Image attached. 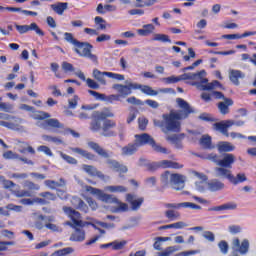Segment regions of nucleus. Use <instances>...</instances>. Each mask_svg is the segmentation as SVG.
<instances>
[{
  "label": "nucleus",
  "instance_id": "nucleus-48",
  "mask_svg": "<svg viewBox=\"0 0 256 256\" xmlns=\"http://www.w3.org/2000/svg\"><path fill=\"white\" fill-rule=\"evenodd\" d=\"M218 247L223 255H227L229 253V244L225 240H221L218 243Z\"/></svg>",
  "mask_w": 256,
  "mask_h": 256
},
{
  "label": "nucleus",
  "instance_id": "nucleus-15",
  "mask_svg": "<svg viewBox=\"0 0 256 256\" xmlns=\"http://www.w3.org/2000/svg\"><path fill=\"white\" fill-rule=\"evenodd\" d=\"M166 209H196L201 210V206L193 203V202H182V203H166L164 204Z\"/></svg>",
  "mask_w": 256,
  "mask_h": 256
},
{
  "label": "nucleus",
  "instance_id": "nucleus-61",
  "mask_svg": "<svg viewBox=\"0 0 256 256\" xmlns=\"http://www.w3.org/2000/svg\"><path fill=\"white\" fill-rule=\"evenodd\" d=\"M205 159L212 161V163H216V165L218 166H219V162L221 161V159H219V155L213 154V153L206 156Z\"/></svg>",
  "mask_w": 256,
  "mask_h": 256
},
{
  "label": "nucleus",
  "instance_id": "nucleus-42",
  "mask_svg": "<svg viewBox=\"0 0 256 256\" xmlns=\"http://www.w3.org/2000/svg\"><path fill=\"white\" fill-rule=\"evenodd\" d=\"M73 248L72 247H67L63 248L60 250L55 251L54 253L51 254V256H65V255H71L73 253Z\"/></svg>",
  "mask_w": 256,
  "mask_h": 256
},
{
  "label": "nucleus",
  "instance_id": "nucleus-59",
  "mask_svg": "<svg viewBox=\"0 0 256 256\" xmlns=\"http://www.w3.org/2000/svg\"><path fill=\"white\" fill-rule=\"evenodd\" d=\"M105 41H111V35L101 34L96 38L97 43H105Z\"/></svg>",
  "mask_w": 256,
  "mask_h": 256
},
{
  "label": "nucleus",
  "instance_id": "nucleus-4",
  "mask_svg": "<svg viewBox=\"0 0 256 256\" xmlns=\"http://www.w3.org/2000/svg\"><path fill=\"white\" fill-rule=\"evenodd\" d=\"M31 117L32 119L38 121L36 123L37 127H40V129H45L46 131H49V127H52L53 129H61V127H63L59 120L51 118V114L47 112L36 111L31 115Z\"/></svg>",
  "mask_w": 256,
  "mask_h": 256
},
{
  "label": "nucleus",
  "instance_id": "nucleus-33",
  "mask_svg": "<svg viewBox=\"0 0 256 256\" xmlns=\"http://www.w3.org/2000/svg\"><path fill=\"white\" fill-rule=\"evenodd\" d=\"M237 209V204L230 202L210 209V211H233Z\"/></svg>",
  "mask_w": 256,
  "mask_h": 256
},
{
  "label": "nucleus",
  "instance_id": "nucleus-18",
  "mask_svg": "<svg viewBox=\"0 0 256 256\" xmlns=\"http://www.w3.org/2000/svg\"><path fill=\"white\" fill-rule=\"evenodd\" d=\"M214 175L219 179H227L228 181H230L233 172H231V168L220 166L214 168Z\"/></svg>",
  "mask_w": 256,
  "mask_h": 256
},
{
  "label": "nucleus",
  "instance_id": "nucleus-10",
  "mask_svg": "<svg viewBox=\"0 0 256 256\" xmlns=\"http://www.w3.org/2000/svg\"><path fill=\"white\" fill-rule=\"evenodd\" d=\"M85 191H87V193H91V195H96V197L104 203H119V199L111 194H106L99 188L85 186Z\"/></svg>",
  "mask_w": 256,
  "mask_h": 256
},
{
  "label": "nucleus",
  "instance_id": "nucleus-55",
  "mask_svg": "<svg viewBox=\"0 0 256 256\" xmlns=\"http://www.w3.org/2000/svg\"><path fill=\"white\" fill-rule=\"evenodd\" d=\"M202 236L207 241H210V243H213V241H215V234L213 232H211V231H204Z\"/></svg>",
  "mask_w": 256,
  "mask_h": 256
},
{
  "label": "nucleus",
  "instance_id": "nucleus-64",
  "mask_svg": "<svg viewBox=\"0 0 256 256\" xmlns=\"http://www.w3.org/2000/svg\"><path fill=\"white\" fill-rule=\"evenodd\" d=\"M198 253H201V250H189L184 251L176 254V256H189V255H197Z\"/></svg>",
  "mask_w": 256,
  "mask_h": 256
},
{
  "label": "nucleus",
  "instance_id": "nucleus-2",
  "mask_svg": "<svg viewBox=\"0 0 256 256\" xmlns=\"http://www.w3.org/2000/svg\"><path fill=\"white\" fill-rule=\"evenodd\" d=\"M143 145H150L153 151L156 153H169V150L160 144H157L151 135L143 133L135 135L134 143H129L128 145L122 147V155L126 157L135 155V153H137V149H139V147H143Z\"/></svg>",
  "mask_w": 256,
  "mask_h": 256
},
{
  "label": "nucleus",
  "instance_id": "nucleus-47",
  "mask_svg": "<svg viewBox=\"0 0 256 256\" xmlns=\"http://www.w3.org/2000/svg\"><path fill=\"white\" fill-rule=\"evenodd\" d=\"M13 195H15V197H18V198L32 197L31 191L29 190H14Z\"/></svg>",
  "mask_w": 256,
  "mask_h": 256
},
{
  "label": "nucleus",
  "instance_id": "nucleus-16",
  "mask_svg": "<svg viewBox=\"0 0 256 256\" xmlns=\"http://www.w3.org/2000/svg\"><path fill=\"white\" fill-rule=\"evenodd\" d=\"M237 161V157H235L231 153H225L219 161V167H225L226 169H232L233 165Z\"/></svg>",
  "mask_w": 256,
  "mask_h": 256
},
{
  "label": "nucleus",
  "instance_id": "nucleus-7",
  "mask_svg": "<svg viewBox=\"0 0 256 256\" xmlns=\"http://www.w3.org/2000/svg\"><path fill=\"white\" fill-rule=\"evenodd\" d=\"M62 211L72 221H66L64 225H68V227H71L72 229H77V227H85V222L81 220V213L67 206H63Z\"/></svg>",
  "mask_w": 256,
  "mask_h": 256
},
{
  "label": "nucleus",
  "instance_id": "nucleus-1",
  "mask_svg": "<svg viewBox=\"0 0 256 256\" xmlns=\"http://www.w3.org/2000/svg\"><path fill=\"white\" fill-rule=\"evenodd\" d=\"M176 103L179 111L171 110L169 114H163L162 119H154V127H159L162 133H180L181 132V119H187L191 113H194L193 107L182 98H177Z\"/></svg>",
  "mask_w": 256,
  "mask_h": 256
},
{
  "label": "nucleus",
  "instance_id": "nucleus-14",
  "mask_svg": "<svg viewBox=\"0 0 256 256\" xmlns=\"http://www.w3.org/2000/svg\"><path fill=\"white\" fill-rule=\"evenodd\" d=\"M82 169L83 171H85V173L89 174L91 177H98L102 181H109L110 179L109 176H106L105 174H103V172L98 171L97 168L93 165L83 164Z\"/></svg>",
  "mask_w": 256,
  "mask_h": 256
},
{
  "label": "nucleus",
  "instance_id": "nucleus-23",
  "mask_svg": "<svg viewBox=\"0 0 256 256\" xmlns=\"http://www.w3.org/2000/svg\"><path fill=\"white\" fill-rule=\"evenodd\" d=\"M69 149H70V151H72V153H77L78 155L85 157V159H88L89 161H95V154H93L89 151H86V150L78 148V147H76V148L70 147Z\"/></svg>",
  "mask_w": 256,
  "mask_h": 256
},
{
  "label": "nucleus",
  "instance_id": "nucleus-58",
  "mask_svg": "<svg viewBox=\"0 0 256 256\" xmlns=\"http://www.w3.org/2000/svg\"><path fill=\"white\" fill-rule=\"evenodd\" d=\"M228 231L232 235H237V233H241L242 228L239 225H231V226L228 227Z\"/></svg>",
  "mask_w": 256,
  "mask_h": 256
},
{
  "label": "nucleus",
  "instance_id": "nucleus-22",
  "mask_svg": "<svg viewBox=\"0 0 256 256\" xmlns=\"http://www.w3.org/2000/svg\"><path fill=\"white\" fill-rule=\"evenodd\" d=\"M217 149L219 153H231V151H235V145L231 142L221 141L217 144Z\"/></svg>",
  "mask_w": 256,
  "mask_h": 256
},
{
  "label": "nucleus",
  "instance_id": "nucleus-24",
  "mask_svg": "<svg viewBox=\"0 0 256 256\" xmlns=\"http://www.w3.org/2000/svg\"><path fill=\"white\" fill-rule=\"evenodd\" d=\"M233 105V100L230 98H224L223 102L218 103V109L221 115H227L229 113V107Z\"/></svg>",
  "mask_w": 256,
  "mask_h": 256
},
{
  "label": "nucleus",
  "instance_id": "nucleus-57",
  "mask_svg": "<svg viewBox=\"0 0 256 256\" xmlns=\"http://www.w3.org/2000/svg\"><path fill=\"white\" fill-rule=\"evenodd\" d=\"M62 69H63V71H65V73L75 71V67H73V64H71L69 62H63L62 63Z\"/></svg>",
  "mask_w": 256,
  "mask_h": 256
},
{
  "label": "nucleus",
  "instance_id": "nucleus-51",
  "mask_svg": "<svg viewBox=\"0 0 256 256\" xmlns=\"http://www.w3.org/2000/svg\"><path fill=\"white\" fill-rule=\"evenodd\" d=\"M39 197H43L48 202L55 201L57 199V196L51 192H41Z\"/></svg>",
  "mask_w": 256,
  "mask_h": 256
},
{
  "label": "nucleus",
  "instance_id": "nucleus-20",
  "mask_svg": "<svg viewBox=\"0 0 256 256\" xmlns=\"http://www.w3.org/2000/svg\"><path fill=\"white\" fill-rule=\"evenodd\" d=\"M75 76L79 77V79H81L82 81H86V84L90 89H99V87H100V85H99V83H97V81H95L91 78H88V79L85 78V74L81 70L76 71Z\"/></svg>",
  "mask_w": 256,
  "mask_h": 256
},
{
  "label": "nucleus",
  "instance_id": "nucleus-50",
  "mask_svg": "<svg viewBox=\"0 0 256 256\" xmlns=\"http://www.w3.org/2000/svg\"><path fill=\"white\" fill-rule=\"evenodd\" d=\"M175 251H179V247L169 246L163 252H160L159 256H169L171 253H175Z\"/></svg>",
  "mask_w": 256,
  "mask_h": 256
},
{
  "label": "nucleus",
  "instance_id": "nucleus-11",
  "mask_svg": "<svg viewBox=\"0 0 256 256\" xmlns=\"http://www.w3.org/2000/svg\"><path fill=\"white\" fill-rule=\"evenodd\" d=\"M141 88V84H137V83H128L126 85H122V84H114L112 86V89H115V91H117V95L123 99H125V97L131 95V93H133V89H139Z\"/></svg>",
  "mask_w": 256,
  "mask_h": 256
},
{
  "label": "nucleus",
  "instance_id": "nucleus-32",
  "mask_svg": "<svg viewBox=\"0 0 256 256\" xmlns=\"http://www.w3.org/2000/svg\"><path fill=\"white\" fill-rule=\"evenodd\" d=\"M245 74L239 70H232L230 71L229 79L234 85H239V79H243Z\"/></svg>",
  "mask_w": 256,
  "mask_h": 256
},
{
  "label": "nucleus",
  "instance_id": "nucleus-41",
  "mask_svg": "<svg viewBox=\"0 0 256 256\" xmlns=\"http://www.w3.org/2000/svg\"><path fill=\"white\" fill-rule=\"evenodd\" d=\"M23 187H25L29 191H39V189H41V186H39V184H36L29 180L24 181Z\"/></svg>",
  "mask_w": 256,
  "mask_h": 256
},
{
  "label": "nucleus",
  "instance_id": "nucleus-53",
  "mask_svg": "<svg viewBox=\"0 0 256 256\" xmlns=\"http://www.w3.org/2000/svg\"><path fill=\"white\" fill-rule=\"evenodd\" d=\"M64 39L68 43H71L72 45L76 46L78 44V40L73 37V34L66 32L64 33Z\"/></svg>",
  "mask_w": 256,
  "mask_h": 256
},
{
  "label": "nucleus",
  "instance_id": "nucleus-63",
  "mask_svg": "<svg viewBox=\"0 0 256 256\" xmlns=\"http://www.w3.org/2000/svg\"><path fill=\"white\" fill-rule=\"evenodd\" d=\"M4 159H19V154L13 151H7L3 154Z\"/></svg>",
  "mask_w": 256,
  "mask_h": 256
},
{
  "label": "nucleus",
  "instance_id": "nucleus-19",
  "mask_svg": "<svg viewBox=\"0 0 256 256\" xmlns=\"http://www.w3.org/2000/svg\"><path fill=\"white\" fill-rule=\"evenodd\" d=\"M207 189L212 193L223 191V189H225V183L219 179H212L207 183Z\"/></svg>",
  "mask_w": 256,
  "mask_h": 256
},
{
  "label": "nucleus",
  "instance_id": "nucleus-25",
  "mask_svg": "<svg viewBox=\"0 0 256 256\" xmlns=\"http://www.w3.org/2000/svg\"><path fill=\"white\" fill-rule=\"evenodd\" d=\"M71 203L73 207H75L76 209H79L80 211H84V213H87V211L89 210V208L87 207V204H85L84 201L77 196L72 197Z\"/></svg>",
  "mask_w": 256,
  "mask_h": 256
},
{
  "label": "nucleus",
  "instance_id": "nucleus-36",
  "mask_svg": "<svg viewBox=\"0 0 256 256\" xmlns=\"http://www.w3.org/2000/svg\"><path fill=\"white\" fill-rule=\"evenodd\" d=\"M164 215L166 219H169V221H177L178 219H181V213L173 209L166 210Z\"/></svg>",
  "mask_w": 256,
  "mask_h": 256
},
{
  "label": "nucleus",
  "instance_id": "nucleus-35",
  "mask_svg": "<svg viewBox=\"0 0 256 256\" xmlns=\"http://www.w3.org/2000/svg\"><path fill=\"white\" fill-rule=\"evenodd\" d=\"M18 151L23 154L27 152L30 153V155H35V149L27 142H20Z\"/></svg>",
  "mask_w": 256,
  "mask_h": 256
},
{
  "label": "nucleus",
  "instance_id": "nucleus-56",
  "mask_svg": "<svg viewBox=\"0 0 256 256\" xmlns=\"http://www.w3.org/2000/svg\"><path fill=\"white\" fill-rule=\"evenodd\" d=\"M37 151L45 153V155H48V157H53V152L51 151V148H49L48 146H39L37 148Z\"/></svg>",
  "mask_w": 256,
  "mask_h": 256
},
{
  "label": "nucleus",
  "instance_id": "nucleus-44",
  "mask_svg": "<svg viewBox=\"0 0 256 256\" xmlns=\"http://www.w3.org/2000/svg\"><path fill=\"white\" fill-rule=\"evenodd\" d=\"M140 91H142V93H145L146 95H150V96H155V95H158V92L153 90V88H151L150 86H147V85H140Z\"/></svg>",
  "mask_w": 256,
  "mask_h": 256
},
{
  "label": "nucleus",
  "instance_id": "nucleus-29",
  "mask_svg": "<svg viewBox=\"0 0 256 256\" xmlns=\"http://www.w3.org/2000/svg\"><path fill=\"white\" fill-rule=\"evenodd\" d=\"M158 164L163 169H167V168H170V169H182L183 168V165H181V164H179L177 162L171 161V160H162V161L158 162Z\"/></svg>",
  "mask_w": 256,
  "mask_h": 256
},
{
  "label": "nucleus",
  "instance_id": "nucleus-39",
  "mask_svg": "<svg viewBox=\"0 0 256 256\" xmlns=\"http://www.w3.org/2000/svg\"><path fill=\"white\" fill-rule=\"evenodd\" d=\"M104 190L110 193H127V187L121 185L106 186Z\"/></svg>",
  "mask_w": 256,
  "mask_h": 256
},
{
  "label": "nucleus",
  "instance_id": "nucleus-3",
  "mask_svg": "<svg viewBox=\"0 0 256 256\" xmlns=\"http://www.w3.org/2000/svg\"><path fill=\"white\" fill-rule=\"evenodd\" d=\"M88 147H90L92 151H95V153H97V155H99L100 157L107 159L106 163L108 164V167L110 169H113V171H117V173H127V166L121 165L119 162H117V160L109 159V152H107V150L101 147V145H99L97 142H88Z\"/></svg>",
  "mask_w": 256,
  "mask_h": 256
},
{
  "label": "nucleus",
  "instance_id": "nucleus-12",
  "mask_svg": "<svg viewBox=\"0 0 256 256\" xmlns=\"http://www.w3.org/2000/svg\"><path fill=\"white\" fill-rule=\"evenodd\" d=\"M15 27H16L18 33H20V35H23L24 33H27L28 31H35L36 35H39L40 37H43L45 35V32H43V30H41V28H39L37 23H31L30 25L16 24Z\"/></svg>",
  "mask_w": 256,
  "mask_h": 256
},
{
  "label": "nucleus",
  "instance_id": "nucleus-40",
  "mask_svg": "<svg viewBox=\"0 0 256 256\" xmlns=\"http://www.w3.org/2000/svg\"><path fill=\"white\" fill-rule=\"evenodd\" d=\"M101 121H104L103 118L94 117V120L90 125L91 131H99L103 129V124L101 123Z\"/></svg>",
  "mask_w": 256,
  "mask_h": 256
},
{
  "label": "nucleus",
  "instance_id": "nucleus-13",
  "mask_svg": "<svg viewBox=\"0 0 256 256\" xmlns=\"http://www.w3.org/2000/svg\"><path fill=\"white\" fill-rule=\"evenodd\" d=\"M117 123L113 120H103L102 122V135L103 137H116L117 133L111 129H115Z\"/></svg>",
  "mask_w": 256,
  "mask_h": 256
},
{
  "label": "nucleus",
  "instance_id": "nucleus-43",
  "mask_svg": "<svg viewBox=\"0 0 256 256\" xmlns=\"http://www.w3.org/2000/svg\"><path fill=\"white\" fill-rule=\"evenodd\" d=\"M127 245V240H115L113 241V251H121L123 249H125V246Z\"/></svg>",
  "mask_w": 256,
  "mask_h": 256
},
{
  "label": "nucleus",
  "instance_id": "nucleus-62",
  "mask_svg": "<svg viewBox=\"0 0 256 256\" xmlns=\"http://www.w3.org/2000/svg\"><path fill=\"white\" fill-rule=\"evenodd\" d=\"M88 93L92 95V97L98 99L99 101H103L105 99V94H101L97 91L88 90Z\"/></svg>",
  "mask_w": 256,
  "mask_h": 256
},
{
  "label": "nucleus",
  "instance_id": "nucleus-21",
  "mask_svg": "<svg viewBox=\"0 0 256 256\" xmlns=\"http://www.w3.org/2000/svg\"><path fill=\"white\" fill-rule=\"evenodd\" d=\"M205 75H207V72L205 70H201L196 73H192V81H198L199 83H194V85H205L209 83V79L205 78Z\"/></svg>",
  "mask_w": 256,
  "mask_h": 256
},
{
  "label": "nucleus",
  "instance_id": "nucleus-5",
  "mask_svg": "<svg viewBox=\"0 0 256 256\" xmlns=\"http://www.w3.org/2000/svg\"><path fill=\"white\" fill-rule=\"evenodd\" d=\"M0 127L10 129V131H17L18 133H25V119L19 116H13L0 112Z\"/></svg>",
  "mask_w": 256,
  "mask_h": 256
},
{
  "label": "nucleus",
  "instance_id": "nucleus-30",
  "mask_svg": "<svg viewBox=\"0 0 256 256\" xmlns=\"http://www.w3.org/2000/svg\"><path fill=\"white\" fill-rule=\"evenodd\" d=\"M92 76L100 85H107V80H105V77H107V72H101L99 69H94Z\"/></svg>",
  "mask_w": 256,
  "mask_h": 256
},
{
  "label": "nucleus",
  "instance_id": "nucleus-45",
  "mask_svg": "<svg viewBox=\"0 0 256 256\" xmlns=\"http://www.w3.org/2000/svg\"><path fill=\"white\" fill-rule=\"evenodd\" d=\"M153 41H161V43H171V39L166 34H155Z\"/></svg>",
  "mask_w": 256,
  "mask_h": 256
},
{
  "label": "nucleus",
  "instance_id": "nucleus-49",
  "mask_svg": "<svg viewBox=\"0 0 256 256\" xmlns=\"http://www.w3.org/2000/svg\"><path fill=\"white\" fill-rule=\"evenodd\" d=\"M207 183V180L196 182V191H199V193H205L207 189Z\"/></svg>",
  "mask_w": 256,
  "mask_h": 256
},
{
  "label": "nucleus",
  "instance_id": "nucleus-60",
  "mask_svg": "<svg viewBox=\"0 0 256 256\" xmlns=\"http://www.w3.org/2000/svg\"><path fill=\"white\" fill-rule=\"evenodd\" d=\"M44 185L49 187V189H57V187H59V182H56L55 180H45Z\"/></svg>",
  "mask_w": 256,
  "mask_h": 256
},
{
  "label": "nucleus",
  "instance_id": "nucleus-38",
  "mask_svg": "<svg viewBox=\"0 0 256 256\" xmlns=\"http://www.w3.org/2000/svg\"><path fill=\"white\" fill-rule=\"evenodd\" d=\"M67 2H59L58 4H52L51 9L55 11L58 15H62L65 10H67Z\"/></svg>",
  "mask_w": 256,
  "mask_h": 256
},
{
  "label": "nucleus",
  "instance_id": "nucleus-27",
  "mask_svg": "<svg viewBox=\"0 0 256 256\" xmlns=\"http://www.w3.org/2000/svg\"><path fill=\"white\" fill-rule=\"evenodd\" d=\"M247 181V175L244 172H240L238 174L230 176L229 183L232 185H239L240 183H245Z\"/></svg>",
  "mask_w": 256,
  "mask_h": 256
},
{
  "label": "nucleus",
  "instance_id": "nucleus-28",
  "mask_svg": "<svg viewBox=\"0 0 256 256\" xmlns=\"http://www.w3.org/2000/svg\"><path fill=\"white\" fill-rule=\"evenodd\" d=\"M217 87H221V83L217 80H214L211 83L207 82L206 84L197 85V88L201 91H213V89H217Z\"/></svg>",
  "mask_w": 256,
  "mask_h": 256
},
{
  "label": "nucleus",
  "instance_id": "nucleus-37",
  "mask_svg": "<svg viewBox=\"0 0 256 256\" xmlns=\"http://www.w3.org/2000/svg\"><path fill=\"white\" fill-rule=\"evenodd\" d=\"M42 139L43 141H47L48 143H55V145H63V139H61V137L43 134Z\"/></svg>",
  "mask_w": 256,
  "mask_h": 256
},
{
  "label": "nucleus",
  "instance_id": "nucleus-34",
  "mask_svg": "<svg viewBox=\"0 0 256 256\" xmlns=\"http://www.w3.org/2000/svg\"><path fill=\"white\" fill-rule=\"evenodd\" d=\"M200 145L203 147V149H215V146H213L211 142V136L209 135H203L200 139Z\"/></svg>",
  "mask_w": 256,
  "mask_h": 256
},
{
  "label": "nucleus",
  "instance_id": "nucleus-54",
  "mask_svg": "<svg viewBox=\"0 0 256 256\" xmlns=\"http://www.w3.org/2000/svg\"><path fill=\"white\" fill-rule=\"evenodd\" d=\"M103 101H106L107 103H113L114 101H121V98L117 94L112 95H105V98Z\"/></svg>",
  "mask_w": 256,
  "mask_h": 256
},
{
  "label": "nucleus",
  "instance_id": "nucleus-46",
  "mask_svg": "<svg viewBox=\"0 0 256 256\" xmlns=\"http://www.w3.org/2000/svg\"><path fill=\"white\" fill-rule=\"evenodd\" d=\"M60 157H62V159L64 161H66V163H69L70 165H77V159L63 153V152H59Z\"/></svg>",
  "mask_w": 256,
  "mask_h": 256
},
{
  "label": "nucleus",
  "instance_id": "nucleus-8",
  "mask_svg": "<svg viewBox=\"0 0 256 256\" xmlns=\"http://www.w3.org/2000/svg\"><path fill=\"white\" fill-rule=\"evenodd\" d=\"M235 125L236 127H243L245 125V121L243 120H224L221 122H217L214 124V128L216 131H220L222 135H225V137H229V131L230 127H233Z\"/></svg>",
  "mask_w": 256,
  "mask_h": 256
},
{
  "label": "nucleus",
  "instance_id": "nucleus-31",
  "mask_svg": "<svg viewBox=\"0 0 256 256\" xmlns=\"http://www.w3.org/2000/svg\"><path fill=\"white\" fill-rule=\"evenodd\" d=\"M92 117H97L98 119H103L105 121L109 117H115V114H113L109 108H104L102 112H94Z\"/></svg>",
  "mask_w": 256,
  "mask_h": 256
},
{
  "label": "nucleus",
  "instance_id": "nucleus-9",
  "mask_svg": "<svg viewBox=\"0 0 256 256\" xmlns=\"http://www.w3.org/2000/svg\"><path fill=\"white\" fill-rule=\"evenodd\" d=\"M75 52L80 55V57H86L90 59L94 63H97V55L91 53V49H93V45L89 42H78L75 45Z\"/></svg>",
  "mask_w": 256,
  "mask_h": 256
},
{
  "label": "nucleus",
  "instance_id": "nucleus-17",
  "mask_svg": "<svg viewBox=\"0 0 256 256\" xmlns=\"http://www.w3.org/2000/svg\"><path fill=\"white\" fill-rule=\"evenodd\" d=\"M126 201H128V203H130L132 211H139V209H141V206L143 205V201H145V199L143 197L138 198L135 195L127 194Z\"/></svg>",
  "mask_w": 256,
  "mask_h": 256
},
{
  "label": "nucleus",
  "instance_id": "nucleus-52",
  "mask_svg": "<svg viewBox=\"0 0 256 256\" xmlns=\"http://www.w3.org/2000/svg\"><path fill=\"white\" fill-rule=\"evenodd\" d=\"M106 77H109V79H116V81H125L124 75L113 72H107Z\"/></svg>",
  "mask_w": 256,
  "mask_h": 256
},
{
  "label": "nucleus",
  "instance_id": "nucleus-6",
  "mask_svg": "<svg viewBox=\"0 0 256 256\" xmlns=\"http://www.w3.org/2000/svg\"><path fill=\"white\" fill-rule=\"evenodd\" d=\"M161 183L164 186L170 185L175 191H181L185 189V176L166 171L161 175Z\"/></svg>",
  "mask_w": 256,
  "mask_h": 256
},
{
  "label": "nucleus",
  "instance_id": "nucleus-26",
  "mask_svg": "<svg viewBox=\"0 0 256 256\" xmlns=\"http://www.w3.org/2000/svg\"><path fill=\"white\" fill-rule=\"evenodd\" d=\"M75 231L70 236V241L81 243L85 239V230L81 228H74Z\"/></svg>",
  "mask_w": 256,
  "mask_h": 256
}]
</instances>
